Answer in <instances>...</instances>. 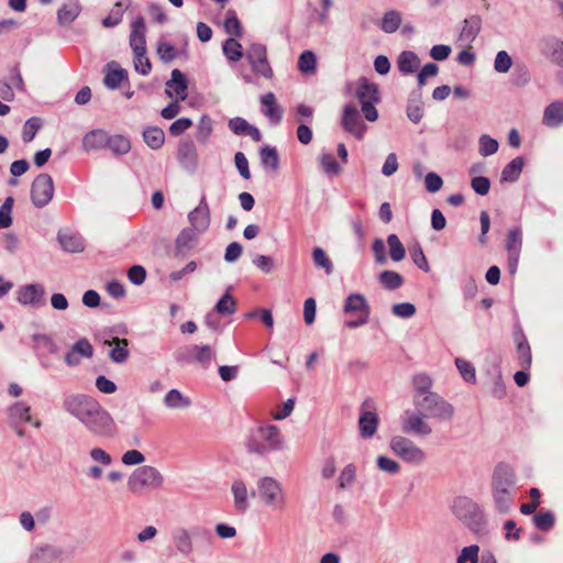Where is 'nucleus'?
Here are the masks:
<instances>
[{"instance_id":"54","label":"nucleus","mask_w":563,"mask_h":563,"mask_svg":"<svg viewBox=\"0 0 563 563\" xmlns=\"http://www.w3.org/2000/svg\"><path fill=\"white\" fill-rule=\"evenodd\" d=\"M261 162L266 169L275 170L278 167V153L275 147L264 146L260 152Z\"/></svg>"},{"instance_id":"32","label":"nucleus","mask_w":563,"mask_h":563,"mask_svg":"<svg viewBox=\"0 0 563 563\" xmlns=\"http://www.w3.org/2000/svg\"><path fill=\"white\" fill-rule=\"evenodd\" d=\"M378 417L374 411L363 410L358 418L360 435L363 439H371L377 431Z\"/></svg>"},{"instance_id":"14","label":"nucleus","mask_w":563,"mask_h":563,"mask_svg":"<svg viewBox=\"0 0 563 563\" xmlns=\"http://www.w3.org/2000/svg\"><path fill=\"white\" fill-rule=\"evenodd\" d=\"M230 494L233 509L238 514H245L251 507V500L255 497V492L250 490L246 482L242 478H234L231 482Z\"/></svg>"},{"instance_id":"29","label":"nucleus","mask_w":563,"mask_h":563,"mask_svg":"<svg viewBox=\"0 0 563 563\" xmlns=\"http://www.w3.org/2000/svg\"><path fill=\"white\" fill-rule=\"evenodd\" d=\"M542 124L550 129L563 125V100L553 101L544 108Z\"/></svg>"},{"instance_id":"25","label":"nucleus","mask_w":563,"mask_h":563,"mask_svg":"<svg viewBox=\"0 0 563 563\" xmlns=\"http://www.w3.org/2000/svg\"><path fill=\"white\" fill-rule=\"evenodd\" d=\"M188 220L198 233H205L210 225V211L206 198L202 197L199 205L189 212Z\"/></svg>"},{"instance_id":"43","label":"nucleus","mask_w":563,"mask_h":563,"mask_svg":"<svg viewBox=\"0 0 563 563\" xmlns=\"http://www.w3.org/2000/svg\"><path fill=\"white\" fill-rule=\"evenodd\" d=\"M378 282L387 290H395L404 285V277L394 271H383L378 275Z\"/></svg>"},{"instance_id":"59","label":"nucleus","mask_w":563,"mask_h":563,"mask_svg":"<svg viewBox=\"0 0 563 563\" xmlns=\"http://www.w3.org/2000/svg\"><path fill=\"white\" fill-rule=\"evenodd\" d=\"M124 7L121 1H117L112 7L110 13L102 20V25L104 27H114L117 26L123 18Z\"/></svg>"},{"instance_id":"48","label":"nucleus","mask_w":563,"mask_h":563,"mask_svg":"<svg viewBox=\"0 0 563 563\" xmlns=\"http://www.w3.org/2000/svg\"><path fill=\"white\" fill-rule=\"evenodd\" d=\"M413 387H415V395L413 398L422 397L423 395L433 394L431 391L432 386V379L427 374H417L413 376L412 379Z\"/></svg>"},{"instance_id":"5","label":"nucleus","mask_w":563,"mask_h":563,"mask_svg":"<svg viewBox=\"0 0 563 563\" xmlns=\"http://www.w3.org/2000/svg\"><path fill=\"white\" fill-rule=\"evenodd\" d=\"M256 489L264 506L275 511L285 509L287 495L278 479L273 476H262L256 481Z\"/></svg>"},{"instance_id":"61","label":"nucleus","mask_w":563,"mask_h":563,"mask_svg":"<svg viewBox=\"0 0 563 563\" xmlns=\"http://www.w3.org/2000/svg\"><path fill=\"white\" fill-rule=\"evenodd\" d=\"M14 205L13 197H7L0 206V229H7L12 224V209Z\"/></svg>"},{"instance_id":"60","label":"nucleus","mask_w":563,"mask_h":563,"mask_svg":"<svg viewBox=\"0 0 563 563\" xmlns=\"http://www.w3.org/2000/svg\"><path fill=\"white\" fill-rule=\"evenodd\" d=\"M320 165L322 170L328 176H336L341 173L342 168L339 163L335 161L332 154L323 153L320 156Z\"/></svg>"},{"instance_id":"7","label":"nucleus","mask_w":563,"mask_h":563,"mask_svg":"<svg viewBox=\"0 0 563 563\" xmlns=\"http://www.w3.org/2000/svg\"><path fill=\"white\" fill-rule=\"evenodd\" d=\"M388 445L389 450L405 463L419 466L427 461L426 452L405 435L391 437Z\"/></svg>"},{"instance_id":"41","label":"nucleus","mask_w":563,"mask_h":563,"mask_svg":"<svg viewBox=\"0 0 563 563\" xmlns=\"http://www.w3.org/2000/svg\"><path fill=\"white\" fill-rule=\"evenodd\" d=\"M164 405L169 409H186L190 407L191 400L178 389H170L164 397Z\"/></svg>"},{"instance_id":"23","label":"nucleus","mask_w":563,"mask_h":563,"mask_svg":"<svg viewBox=\"0 0 563 563\" xmlns=\"http://www.w3.org/2000/svg\"><path fill=\"white\" fill-rule=\"evenodd\" d=\"M64 550L60 547L45 544L35 548L30 554V563H57L62 562Z\"/></svg>"},{"instance_id":"42","label":"nucleus","mask_w":563,"mask_h":563,"mask_svg":"<svg viewBox=\"0 0 563 563\" xmlns=\"http://www.w3.org/2000/svg\"><path fill=\"white\" fill-rule=\"evenodd\" d=\"M357 466L354 463L346 464L338 476V488L345 490L350 488L356 481Z\"/></svg>"},{"instance_id":"51","label":"nucleus","mask_w":563,"mask_h":563,"mask_svg":"<svg viewBox=\"0 0 563 563\" xmlns=\"http://www.w3.org/2000/svg\"><path fill=\"white\" fill-rule=\"evenodd\" d=\"M107 147L115 155H124L131 150L130 140L123 135H109Z\"/></svg>"},{"instance_id":"17","label":"nucleus","mask_w":563,"mask_h":563,"mask_svg":"<svg viewBox=\"0 0 563 563\" xmlns=\"http://www.w3.org/2000/svg\"><path fill=\"white\" fill-rule=\"evenodd\" d=\"M93 397L82 393H70L64 396L62 401L63 410L78 420L87 407L92 404Z\"/></svg>"},{"instance_id":"34","label":"nucleus","mask_w":563,"mask_h":563,"mask_svg":"<svg viewBox=\"0 0 563 563\" xmlns=\"http://www.w3.org/2000/svg\"><path fill=\"white\" fill-rule=\"evenodd\" d=\"M419 56L411 51H404L398 55L397 67L402 75L413 74L420 67Z\"/></svg>"},{"instance_id":"46","label":"nucleus","mask_w":563,"mask_h":563,"mask_svg":"<svg viewBox=\"0 0 563 563\" xmlns=\"http://www.w3.org/2000/svg\"><path fill=\"white\" fill-rule=\"evenodd\" d=\"M58 241L62 247L71 253L81 252L84 250L82 240L71 233H59Z\"/></svg>"},{"instance_id":"6","label":"nucleus","mask_w":563,"mask_h":563,"mask_svg":"<svg viewBox=\"0 0 563 563\" xmlns=\"http://www.w3.org/2000/svg\"><path fill=\"white\" fill-rule=\"evenodd\" d=\"M413 405L418 410H422L427 417L434 418L440 421H450L455 413L453 405L437 393L413 398Z\"/></svg>"},{"instance_id":"35","label":"nucleus","mask_w":563,"mask_h":563,"mask_svg":"<svg viewBox=\"0 0 563 563\" xmlns=\"http://www.w3.org/2000/svg\"><path fill=\"white\" fill-rule=\"evenodd\" d=\"M198 232L194 228L184 229L176 239V250L178 253H186L192 250L198 242Z\"/></svg>"},{"instance_id":"21","label":"nucleus","mask_w":563,"mask_h":563,"mask_svg":"<svg viewBox=\"0 0 563 563\" xmlns=\"http://www.w3.org/2000/svg\"><path fill=\"white\" fill-rule=\"evenodd\" d=\"M93 354V347L91 343L86 339H79L73 344L70 350L65 354L64 361L70 366H78L82 358H90Z\"/></svg>"},{"instance_id":"33","label":"nucleus","mask_w":563,"mask_h":563,"mask_svg":"<svg viewBox=\"0 0 563 563\" xmlns=\"http://www.w3.org/2000/svg\"><path fill=\"white\" fill-rule=\"evenodd\" d=\"M109 142V134L103 130H92L88 132L82 139V146L86 151H98L107 147Z\"/></svg>"},{"instance_id":"58","label":"nucleus","mask_w":563,"mask_h":563,"mask_svg":"<svg viewBox=\"0 0 563 563\" xmlns=\"http://www.w3.org/2000/svg\"><path fill=\"white\" fill-rule=\"evenodd\" d=\"M499 148L498 141L487 134H483L478 140V152L482 156L487 157L495 154Z\"/></svg>"},{"instance_id":"36","label":"nucleus","mask_w":563,"mask_h":563,"mask_svg":"<svg viewBox=\"0 0 563 563\" xmlns=\"http://www.w3.org/2000/svg\"><path fill=\"white\" fill-rule=\"evenodd\" d=\"M81 11V7L77 0L63 4L57 11V21L60 25H69L73 23Z\"/></svg>"},{"instance_id":"31","label":"nucleus","mask_w":563,"mask_h":563,"mask_svg":"<svg viewBox=\"0 0 563 563\" xmlns=\"http://www.w3.org/2000/svg\"><path fill=\"white\" fill-rule=\"evenodd\" d=\"M263 113L273 124H278L283 119V109L278 106L273 92H267L261 97Z\"/></svg>"},{"instance_id":"56","label":"nucleus","mask_w":563,"mask_h":563,"mask_svg":"<svg viewBox=\"0 0 563 563\" xmlns=\"http://www.w3.org/2000/svg\"><path fill=\"white\" fill-rule=\"evenodd\" d=\"M214 310L221 316H231L236 310V301L229 292H227L216 303Z\"/></svg>"},{"instance_id":"2","label":"nucleus","mask_w":563,"mask_h":563,"mask_svg":"<svg viewBox=\"0 0 563 563\" xmlns=\"http://www.w3.org/2000/svg\"><path fill=\"white\" fill-rule=\"evenodd\" d=\"M452 511L474 534L478 537L488 534L486 515L473 499L465 496L456 497L452 505Z\"/></svg>"},{"instance_id":"13","label":"nucleus","mask_w":563,"mask_h":563,"mask_svg":"<svg viewBox=\"0 0 563 563\" xmlns=\"http://www.w3.org/2000/svg\"><path fill=\"white\" fill-rule=\"evenodd\" d=\"M214 356L216 352L209 345H191L175 353V360L178 363L197 362L203 367H209Z\"/></svg>"},{"instance_id":"40","label":"nucleus","mask_w":563,"mask_h":563,"mask_svg":"<svg viewBox=\"0 0 563 563\" xmlns=\"http://www.w3.org/2000/svg\"><path fill=\"white\" fill-rule=\"evenodd\" d=\"M407 117L413 123H419L423 117L420 92H412L407 104Z\"/></svg>"},{"instance_id":"49","label":"nucleus","mask_w":563,"mask_h":563,"mask_svg":"<svg viewBox=\"0 0 563 563\" xmlns=\"http://www.w3.org/2000/svg\"><path fill=\"white\" fill-rule=\"evenodd\" d=\"M387 245L389 247V256L394 262H400L406 257V249L396 234L387 236Z\"/></svg>"},{"instance_id":"39","label":"nucleus","mask_w":563,"mask_h":563,"mask_svg":"<svg viewBox=\"0 0 563 563\" xmlns=\"http://www.w3.org/2000/svg\"><path fill=\"white\" fill-rule=\"evenodd\" d=\"M143 140L152 150H158L165 142V133L158 126H147L143 131Z\"/></svg>"},{"instance_id":"50","label":"nucleus","mask_w":563,"mask_h":563,"mask_svg":"<svg viewBox=\"0 0 563 563\" xmlns=\"http://www.w3.org/2000/svg\"><path fill=\"white\" fill-rule=\"evenodd\" d=\"M317 68V57L312 51H305L298 58V69L306 75L314 74Z\"/></svg>"},{"instance_id":"18","label":"nucleus","mask_w":563,"mask_h":563,"mask_svg":"<svg viewBox=\"0 0 563 563\" xmlns=\"http://www.w3.org/2000/svg\"><path fill=\"white\" fill-rule=\"evenodd\" d=\"M540 52L552 64L563 68V40L554 35L542 37Z\"/></svg>"},{"instance_id":"27","label":"nucleus","mask_w":563,"mask_h":563,"mask_svg":"<svg viewBox=\"0 0 563 563\" xmlns=\"http://www.w3.org/2000/svg\"><path fill=\"white\" fill-rule=\"evenodd\" d=\"M187 89L188 86L185 75L179 69H174L170 79L166 82L165 93L169 98L176 97L183 101L188 96Z\"/></svg>"},{"instance_id":"16","label":"nucleus","mask_w":563,"mask_h":563,"mask_svg":"<svg viewBox=\"0 0 563 563\" xmlns=\"http://www.w3.org/2000/svg\"><path fill=\"white\" fill-rule=\"evenodd\" d=\"M16 301L24 307L41 308L45 305V288L42 284H27L19 287Z\"/></svg>"},{"instance_id":"9","label":"nucleus","mask_w":563,"mask_h":563,"mask_svg":"<svg viewBox=\"0 0 563 563\" xmlns=\"http://www.w3.org/2000/svg\"><path fill=\"white\" fill-rule=\"evenodd\" d=\"M427 416L422 410H405L400 416L401 431L405 434L427 437L432 433L431 426L426 420Z\"/></svg>"},{"instance_id":"53","label":"nucleus","mask_w":563,"mask_h":563,"mask_svg":"<svg viewBox=\"0 0 563 563\" xmlns=\"http://www.w3.org/2000/svg\"><path fill=\"white\" fill-rule=\"evenodd\" d=\"M222 51L225 57L233 63L240 60L243 56L242 45L233 37L223 43Z\"/></svg>"},{"instance_id":"38","label":"nucleus","mask_w":563,"mask_h":563,"mask_svg":"<svg viewBox=\"0 0 563 563\" xmlns=\"http://www.w3.org/2000/svg\"><path fill=\"white\" fill-rule=\"evenodd\" d=\"M525 162L518 156L510 161L501 172V181L515 183L519 179Z\"/></svg>"},{"instance_id":"28","label":"nucleus","mask_w":563,"mask_h":563,"mask_svg":"<svg viewBox=\"0 0 563 563\" xmlns=\"http://www.w3.org/2000/svg\"><path fill=\"white\" fill-rule=\"evenodd\" d=\"M103 84L108 89L114 90L128 80V71L120 67L117 62H110L104 67Z\"/></svg>"},{"instance_id":"30","label":"nucleus","mask_w":563,"mask_h":563,"mask_svg":"<svg viewBox=\"0 0 563 563\" xmlns=\"http://www.w3.org/2000/svg\"><path fill=\"white\" fill-rule=\"evenodd\" d=\"M482 29V18L477 14L471 15L463 21V26L460 32V41L463 44H471L474 42Z\"/></svg>"},{"instance_id":"4","label":"nucleus","mask_w":563,"mask_h":563,"mask_svg":"<svg viewBox=\"0 0 563 563\" xmlns=\"http://www.w3.org/2000/svg\"><path fill=\"white\" fill-rule=\"evenodd\" d=\"M165 477L161 471L151 465L135 468L128 478V489L132 494L158 490L164 486Z\"/></svg>"},{"instance_id":"20","label":"nucleus","mask_w":563,"mask_h":563,"mask_svg":"<svg viewBox=\"0 0 563 563\" xmlns=\"http://www.w3.org/2000/svg\"><path fill=\"white\" fill-rule=\"evenodd\" d=\"M515 484L516 476L514 470L506 464L497 465L493 474L492 489L512 492Z\"/></svg>"},{"instance_id":"45","label":"nucleus","mask_w":563,"mask_h":563,"mask_svg":"<svg viewBox=\"0 0 563 563\" xmlns=\"http://www.w3.org/2000/svg\"><path fill=\"white\" fill-rule=\"evenodd\" d=\"M213 131L212 120L209 115H202L196 128V139L200 144H207Z\"/></svg>"},{"instance_id":"37","label":"nucleus","mask_w":563,"mask_h":563,"mask_svg":"<svg viewBox=\"0 0 563 563\" xmlns=\"http://www.w3.org/2000/svg\"><path fill=\"white\" fill-rule=\"evenodd\" d=\"M104 344H114V347L110 350L109 357L118 364L125 362L129 357V341L126 339L113 338L111 341H106Z\"/></svg>"},{"instance_id":"26","label":"nucleus","mask_w":563,"mask_h":563,"mask_svg":"<svg viewBox=\"0 0 563 563\" xmlns=\"http://www.w3.org/2000/svg\"><path fill=\"white\" fill-rule=\"evenodd\" d=\"M145 32V21L142 16H137L131 23L130 46L133 54L146 53Z\"/></svg>"},{"instance_id":"62","label":"nucleus","mask_w":563,"mask_h":563,"mask_svg":"<svg viewBox=\"0 0 563 563\" xmlns=\"http://www.w3.org/2000/svg\"><path fill=\"white\" fill-rule=\"evenodd\" d=\"M156 52H157L159 59L163 63H170L178 55L176 47L172 43H168L165 41H159L157 43Z\"/></svg>"},{"instance_id":"1","label":"nucleus","mask_w":563,"mask_h":563,"mask_svg":"<svg viewBox=\"0 0 563 563\" xmlns=\"http://www.w3.org/2000/svg\"><path fill=\"white\" fill-rule=\"evenodd\" d=\"M245 449L249 453L263 457L272 452L284 451L286 440L277 426L263 423L250 431Z\"/></svg>"},{"instance_id":"10","label":"nucleus","mask_w":563,"mask_h":563,"mask_svg":"<svg viewBox=\"0 0 563 563\" xmlns=\"http://www.w3.org/2000/svg\"><path fill=\"white\" fill-rule=\"evenodd\" d=\"M201 537L208 541L212 539L211 531L207 528L196 526L190 531L185 528L176 529L173 533V542L176 550L184 556H188L194 551L191 537Z\"/></svg>"},{"instance_id":"63","label":"nucleus","mask_w":563,"mask_h":563,"mask_svg":"<svg viewBox=\"0 0 563 563\" xmlns=\"http://www.w3.org/2000/svg\"><path fill=\"white\" fill-rule=\"evenodd\" d=\"M512 66V58L506 51H499L494 60V69L499 74H505L510 70Z\"/></svg>"},{"instance_id":"57","label":"nucleus","mask_w":563,"mask_h":563,"mask_svg":"<svg viewBox=\"0 0 563 563\" xmlns=\"http://www.w3.org/2000/svg\"><path fill=\"white\" fill-rule=\"evenodd\" d=\"M456 563H481L479 547L477 544L464 547L456 558Z\"/></svg>"},{"instance_id":"55","label":"nucleus","mask_w":563,"mask_h":563,"mask_svg":"<svg viewBox=\"0 0 563 563\" xmlns=\"http://www.w3.org/2000/svg\"><path fill=\"white\" fill-rule=\"evenodd\" d=\"M455 366L463 377V379L467 383L475 384L476 383V372L473 364L462 357L455 358Z\"/></svg>"},{"instance_id":"8","label":"nucleus","mask_w":563,"mask_h":563,"mask_svg":"<svg viewBox=\"0 0 563 563\" xmlns=\"http://www.w3.org/2000/svg\"><path fill=\"white\" fill-rule=\"evenodd\" d=\"M355 96L362 106V113L369 122L378 119V112L375 104L379 102V92L376 84L362 77L356 85Z\"/></svg>"},{"instance_id":"11","label":"nucleus","mask_w":563,"mask_h":563,"mask_svg":"<svg viewBox=\"0 0 563 563\" xmlns=\"http://www.w3.org/2000/svg\"><path fill=\"white\" fill-rule=\"evenodd\" d=\"M345 313H356L357 318L345 321V327L349 329H355L362 327L368 322L369 307L366 299L361 294H352L347 296L344 303Z\"/></svg>"},{"instance_id":"52","label":"nucleus","mask_w":563,"mask_h":563,"mask_svg":"<svg viewBox=\"0 0 563 563\" xmlns=\"http://www.w3.org/2000/svg\"><path fill=\"white\" fill-rule=\"evenodd\" d=\"M522 246V231L519 227L512 228L506 239V250L508 253L520 254Z\"/></svg>"},{"instance_id":"3","label":"nucleus","mask_w":563,"mask_h":563,"mask_svg":"<svg viewBox=\"0 0 563 563\" xmlns=\"http://www.w3.org/2000/svg\"><path fill=\"white\" fill-rule=\"evenodd\" d=\"M77 421L97 437L111 438L117 432L112 416L95 398Z\"/></svg>"},{"instance_id":"44","label":"nucleus","mask_w":563,"mask_h":563,"mask_svg":"<svg viewBox=\"0 0 563 563\" xmlns=\"http://www.w3.org/2000/svg\"><path fill=\"white\" fill-rule=\"evenodd\" d=\"M402 21L401 13L397 10H389L385 12L380 21V29L385 33H395Z\"/></svg>"},{"instance_id":"47","label":"nucleus","mask_w":563,"mask_h":563,"mask_svg":"<svg viewBox=\"0 0 563 563\" xmlns=\"http://www.w3.org/2000/svg\"><path fill=\"white\" fill-rule=\"evenodd\" d=\"M493 498L499 512L507 514L512 508V492L493 490Z\"/></svg>"},{"instance_id":"12","label":"nucleus","mask_w":563,"mask_h":563,"mask_svg":"<svg viewBox=\"0 0 563 563\" xmlns=\"http://www.w3.org/2000/svg\"><path fill=\"white\" fill-rule=\"evenodd\" d=\"M54 196V181L48 174H40L31 185V200L36 208L47 206Z\"/></svg>"},{"instance_id":"22","label":"nucleus","mask_w":563,"mask_h":563,"mask_svg":"<svg viewBox=\"0 0 563 563\" xmlns=\"http://www.w3.org/2000/svg\"><path fill=\"white\" fill-rule=\"evenodd\" d=\"M89 457L96 464L90 466L87 475L89 478L97 481L102 477L103 468L112 464L111 455L101 448L95 446L89 451Z\"/></svg>"},{"instance_id":"19","label":"nucleus","mask_w":563,"mask_h":563,"mask_svg":"<svg viewBox=\"0 0 563 563\" xmlns=\"http://www.w3.org/2000/svg\"><path fill=\"white\" fill-rule=\"evenodd\" d=\"M177 159L181 167L189 172L195 173L198 167V152L196 145L190 140H183L177 147Z\"/></svg>"},{"instance_id":"24","label":"nucleus","mask_w":563,"mask_h":563,"mask_svg":"<svg viewBox=\"0 0 563 563\" xmlns=\"http://www.w3.org/2000/svg\"><path fill=\"white\" fill-rule=\"evenodd\" d=\"M9 423L12 428H16L23 422L32 423L35 428L41 427L40 421H33L31 417V408L24 401H16L8 409Z\"/></svg>"},{"instance_id":"64","label":"nucleus","mask_w":563,"mask_h":563,"mask_svg":"<svg viewBox=\"0 0 563 563\" xmlns=\"http://www.w3.org/2000/svg\"><path fill=\"white\" fill-rule=\"evenodd\" d=\"M312 260L317 267L323 268L327 274H331L333 271V265L330 258L327 256L325 252L321 247H316L312 251Z\"/></svg>"},{"instance_id":"15","label":"nucleus","mask_w":563,"mask_h":563,"mask_svg":"<svg viewBox=\"0 0 563 563\" xmlns=\"http://www.w3.org/2000/svg\"><path fill=\"white\" fill-rule=\"evenodd\" d=\"M341 125L345 132L352 134L357 140H362L365 135L366 125L362 121L357 107L354 103L344 106Z\"/></svg>"}]
</instances>
